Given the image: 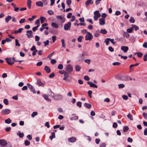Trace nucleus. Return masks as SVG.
<instances>
[{"label": "nucleus", "mask_w": 147, "mask_h": 147, "mask_svg": "<svg viewBox=\"0 0 147 147\" xmlns=\"http://www.w3.org/2000/svg\"><path fill=\"white\" fill-rule=\"evenodd\" d=\"M129 129V127L127 126H125L123 127V131L124 132L127 131Z\"/></svg>", "instance_id": "nucleus-44"}, {"label": "nucleus", "mask_w": 147, "mask_h": 147, "mask_svg": "<svg viewBox=\"0 0 147 147\" xmlns=\"http://www.w3.org/2000/svg\"><path fill=\"white\" fill-rule=\"evenodd\" d=\"M15 45L16 46H20V44L19 43L18 40L17 39L15 40Z\"/></svg>", "instance_id": "nucleus-45"}, {"label": "nucleus", "mask_w": 147, "mask_h": 147, "mask_svg": "<svg viewBox=\"0 0 147 147\" xmlns=\"http://www.w3.org/2000/svg\"><path fill=\"white\" fill-rule=\"evenodd\" d=\"M11 112V110L9 109L2 110L1 112V114L2 115L8 114Z\"/></svg>", "instance_id": "nucleus-6"}, {"label": "nucleus", "mask_w": 147, "mask_h": 147, "mask_svg": "<svg viewBox=\"0 0 147 147\" xmlns=\"http://www.w3.org/2000/svg\"><path fill=\"white\" fill-rule=\"evenodd\" d=\"M42 96L45 100L48 102H50L51 101V100L48 98L49 96L48 95L45 94H44L42 95Z\"/></svg>", "instance_id": "nucleus-24"}, {"label": "nucleus", "mask_w": 147, "mask_h": 147, "mask_svg": "<svg viewBox=\"0 0 147 147\" xmlns=\"http://www.w3.org/2000/svg\"><path fill=\"white\" fill-rule=\"evenodd\" d=\"M93 38V36L92 34L90 32L87 33L85 36V40H91Z\"/></svg>", "instance_id": "nucleus-3"}, {"label": "nucleus", "mask_w": 147, "mask_h": 147, "mask_svg": "<svg viewBox=\"0 0 147 147\" xmlns=\"http://www.w3.org/2000/svg\"><path fill=\"white\" fill-rule=\"evenodd\" d=\"M71 23L70 22H69L67 24H65L64 28L65 30H70L71 27Z\"/></svg>", "instance_id": "nucleus-7"}, {"label": "nucleus", "mask_w": 147, "mask_h": 147, "mask_svg": "<svg viewBox=\"0 0 147 147\" xmlns=\"http://www.w3.org/2000/svg\"><path fill=\"white\" fill-rule=\"evenodd\" d=\"M44 69L47 73H49L51 71L50 69L47 66H45Z\"/></svg>", "instance_id": "nucleus-22"}, {"label": "nucleus", "mask_w": 147, "mask_h": 147, "mask_svg": "<svg viewBox=\"0 0 147 147\" xmlns=\"http://www.w3.org/2000/svg\"><path fill=\"white\" fill-rule=\"evenodd\" d=\"M137 55L138 57L141 58L143 55V54L141 52L138 53H137Z\"/></svg>", "instance_id": "nucleus-56"}, {"label": "nucleus", "mask_w": 147, "mask_h": 147, "mask_svg": "<svg viewBox=\"0 0 147 147\" xmlns=\"http://www.w3.org/2000/svg\"><path fill=\"white\" fill-rule=\"evenodd\" d=\"M3 102L4 103L5 105H7L8 103V100L7 99H3Z\"/></svg>", "instance_id": "nucleus-59"}, {"label": "nucleus", "mask_w": 147, "mask_h": 147, "mask_svg": "<svg viewBox=\"0 0 147 147\" xmlns=\"http://www.w3.org/2000/svg\"><path fill=\"white\" fill-rule=\"evenodd\" d=\"M133 30V28L131 27H130V28L128 29L127 30V32L131 33L132 32Z\"/></svg>", "instance_id": "nucleus-39"}, {"label": "nucleus", "mask_w": 147, "mask_h": 147, "mask_svg": "<svg viewBox=\"0 0 147 147\" xmlns=\"http://www.w3.org/2000/svg\"><path fill=\"white\" fill-rule=\"evenodd\" d=\"M36 18V16H33L31 18H28V20L30 21H32L33 20Z\"/></svg>", "instance_id": "nucleus-42"}, {"label": "nucleus", "mask_w": 147, "mask_h": 147, "mask_svg": "<svg viewBox=\"0 0 147 147\" xmlns=\"http://www.w3.org/2000/svg\"><path fill=\"white\" fill-rule=\"evenodd\" d=\"M99 24L100 25H103L105 24V19L100 18L99 19Z\"/></svg>", "instance_id": "nucleus-18"}, {"label": "nucleus", "mask_w": 147, "mask_h": 147, "mask_svg": "<svg viewBox=\"0 0 147 147\" xmlns=\"http://www.w3.org/2000/svg\"><path fill=\"white\" fill-rule=\"evenodd\" d=\"M118 87L119 88H122L125 87V85L123 84H118Z\"/></svg>", "instance_id": "nucleus-57"}, {"label": "nucleus", "mask_w": 147, "mask_h": 147, "mask_svg": "<svg viewBox=\"0 0 147 147\" xmlns=\"http://www.w3.org/2000/svg\"><path fill=\"white\" fill-rule=\"evenodd\" d=\"M47 13L49 15H52L54 14V12L52 10H48L47 11Z\"/></svg>", "instance_id": "nucleus-49"}, {"label": "nucleus", "mask_w": 147, "mask_h": 147, "mask_svg": "<svg viewBox=\"0 0 147 147\" xmlns=\"http://www.w3.org/2000/svg\"><path fill=\"white\" fill-rule=\"evenodd\" d=\"M121 49L124 53H126L128 50L129 48L127 46H123L121 47Z\"/></svg>", "instance_id": "nucleus-15"}, {"label": "nucleus", "mask_w": 147, "mask_h": 147, "mask_svg": "<svg viewBox=\"0 0 147 147\" xmlns=\"http://www.w3.org/2000/svg\"><path fill=\"white\" fill-rule=\"evenodd\" d=\"M12 18V17L10 16H7L5 18V20L6 23H8Z\"/></svg>", "instance_id": "nucleus-21"}, {"label": "nucleus", "mask_w": 147, "mask_h": 147, "mask_svg": "<svg viewBox=\"0 0 147 147\" xmlns=\"http://www.w3.org/2000/svg\"><path fill=\"white\" fill-rule=\"evenodd\" d=\"M128 118L131 121H132L133 120L132 115L130 113H129L127 115Z\"/></svg>", "instance_id": "nucleus-30"}, {"label": "nucleus", "mask_w": 147, "mask_h": 147, "mask_svg": "<svg viewBox=\"0 0 147 147\" xmlns=\"http://www.w3.org/2000/svg\"><path fill=\"white\" fill-rule=\"evenodd\" d=\"M84 80L86 81H88L90 79L89 77L87 76H85L84 77Z\"/></svg>", "instance_id": "nucleus-61"}, {"label": "nucleus", "mask_w": 147, "mask_h": 147, "mask_svg": "<svg viewBox=\"0 0 147 147\" xmlns=\"http://www.w3.org/2000/svg\"><path fill=\"white\" fill-rule=\"evenodd\" d=\"M27 85L28 86V88L33 93L35 94L36 93V91L34 88L29 83H27Z\"/></svg>", "instance_id": "nucleus-11"}, {"label": "nucleus", "mask_w": 147, "mask_h": 147, "mask_svg": "<svg viewBox=\"0 0 147 147\" xmlns=\"http://www.w3.org/2000/svg\"><path fill=\"white\" fill-rule=\"evenodd\" d=\"M53 98L55 100H62L63 98V96L62 95H57L54 96Z\"/></svg>", "instance_id": "nucleus-8"}, {"label": "nucleus", "mask_w": 147, "mask_h": 147, "mask_svg": "<svg viewBox=\"0 0 147 147\" xmlns=\"http://www.w3.org/2000/svg\"><path fill=\"white\" fill-rule=\"evenodd\" d=\"M75 69L76 71H79L81 69V67L80 65H76L75 66Z\"/></svg>", "instance_id": "nucleus-27"}, {"label": "nucleus", "mask_w": 147, "mask_h": 147, "mask_svg": "<svg viewBox=\"0 0 147 147\" xmlns=\"http://www.w3.org/2000/svg\"><path fill=\"white\" fill-rule=\"evenodd\" d=\"M5 60L7 63L10 65H12L14 63L13 62L11 61L12 59L11 58H6L5 59Z\"/></svg>", "instance_id": "nucleus-12"}, {"label": "nucleus", "mask_w": 147, "mask_h": 147, "mask_svg": "<svg viewBox=\"0 0 147 147\" xmlns=\"http://www.w3.org/2000/svg\"><path fill=\"white\" fill-rule=\"evenodd\" d=\"M32 1L31 0H28L27 5L29 9H30Z\"/></svg>", "instance_id": "nucleus-26"}, {"label": "nucleus", "mask_w": 147, "mask_h": 147, "mask_svg": "<svg viewBox=\"0 0 147 147\" xmlns=\"http://www.w3.org/2000/svg\"><path fill=\"white\" fill-rule=\"evenodd\" d=\"M7 144V142L4 140H0V144L3 146H5Z\"/></svg>", "instance_id": "nucleus-19"}, {"label": "nucleus", "mask_w": 147, "mask_h": 147, "mask_svg": "<svg viewBox=\"0 0 147 147\" xmlns=\"http://www.w3.org/2000/svg\"><path fill=\"white\" fill-rule=\"evenodd\" d=\"M40 19V20L41 23V24H43L46 20V18L44 17H41Z\"/></svg>", "instance_id": "nucleus-33"}, {"label": "nucleus", "mask_w": 147, "mask_h": 147, "mask_svg": "<svg viewBox=\"0 0 147 147\" xmlns=\"http://www.w3.org/2000/svg\"><path fill=\"white\" fill-rule=\"evenodd\" d=\"M69 73L66 72L64 74V78H63V80H65L67 82H69L71 80V78H70L68 79L69 77Z\"/></svg>", "instance_id": "nucleus-5"}, {"label": "nucleus", "mask_w": 147, "mask_h": 147, "mask_svg": "<svg viewBox=\"0 0 147 147\" xmlns=\"http://www.w3.org/2000/svg\"><path fill=\"white\" fill-rule=\"evenodd\" d=\"M36 5L38 7H42L43 4L42 2L41 1H37L36 3Z\"/></svg>", "instance_id": "nucleus-25"}, {"label": "nucleus", "mask_w": 147, "mask_h": 147, "mask_svg": "<svg viewBox=\"0 0 147 147\" xmlns=\"http://www.w3.org/2000/svg\"><path fill=\"white\" fill-rule=\"evenodd\" d=\"M63 65L61 64H60L58 66V68L59 69H62L63 68Z\"/></svg>", "instance_id": "nucleus-52"}, {"label": "nucleus", "mask_w": 147, "mask_h": 147, "mask_svg": "<svg viewBox=\"0 0 147 147\" xmlns=\"http://www.w3.org/2000/svg\"><path fill=\"white\" fill-rule=\"evenodd\" d=\"M68 141L70 142L73 143L75 142L76 140V138L74 137L69 138L68 139Z\"/></svg>", "instance_id": "nucleus-16"}, {"label": "nucleus", "mask_w": 147, "mask_h": 147, "mask_svg": "<svg viewBox=\"0 0 147 147\" xmlns=\"http://www.w3.org/2000/svg\"><path fill=\"white\" fill-rule=\"evenodd\" d=\"M100 33L103 34H106L107 33V30L105 29H101L100 30Z\"/></svg>", "instance_id": "nucleus-37"}, {"label": "nucleus", "mask_w": 147, "mask_h": 147, "mask_svg": "<svg viewBox=\"0 0 147 147\" xmlns=\"http://www.w3.org/2000/svg\"><path fill=\"white\" fill-rule=\"evenodd\" d=\"M30 50L33 51L32 53V55L34 56L36 55V53L38 52V50L36 49V47L35 46H33L30 49Z\"/></svg>", "instance_id": "nucleus-10"}, {"label": "nucleus", "mask_w": 147, "mask_h": 147, "mask_svg": "<svg viewBox=\"0 0 147 147\" xmlns=\"http://www.w3.org/2000/svg\"><path fill=\"white\" fill-rule=\"evenodd\" d=\"M12 122V121L10 118H9L7 119H5V123L8 124H10Z\"/></svg>", "instance_id": "nucleus-31"}, {"label": "nucleus", "mask_w": 147, "mask_h": 147, "mask_svg": "<svg viewBox=\"0 0 147 147\" xmlns=\"http://www.w3.org/2000/svg\"><path fill=\"white\" fill-rule=\"evenodd\" d=\"M57 19H60L62 23L64 22L65 21V18L63 17H62L61 16H56Z\"/></svg>", "instance_id": "nucleus-17"}, {"label": "nucleus", "mask_w": 147, "mask_h": 147, "mask_svg": "<svg viewBox=\"0 0 147 147\" xmlns=\"http://www.w3.org/2000/svg\"><path fill=\"white\" fill-rule=\"evenodd\" d=\"M17 134L20 138H22L24 137V134L23 133H21L20 131H19L17 133Z\"/></svg>", "instance_id": "nucleus-23"}, {"label": "nucleus", "mask_w": 147, "mask_h": 147, "mask_svg": "<svg viewBox=\"0 0 147 147\" xmlns=\"http://www.w3.org/2000/svg\"><path fill=\"white\" fill-rule=\"evenodd\" d=\"M121 64V63L119 62H115L113 63V65H119Z\"/></svg>", "instance_id": "nucleus-58"}, {"label": "nucleus", "mask_w": 147, "mask_h": 147, "mask_svg": "<svg viewBox=\"0 0 147 147\" xmlns=\"http://www.w3.org/2000/svg\"><path fill=\"white\" fill-rule=\"evenodd\" d=\"M139 65V63H136L135 64H132V65H130L129 66V68L130 69H131V68L134 67V66H137L138 65Z\"/></svg>", "instance_id": "nucleus-46"}, {"label": "nucleus", "mask_w": 147, "mask_h": 147, "mask_svg": "<svg viewBox=\"0 0 147 147\" xmlns=\"http://www.w3.org/2000/svg\"><path fill=\"white\" fill-rule=\"evenodd\" d=\"M143 60L144 61H147V54H146L144 55V57H143Z\"/></svg>", "instance_id": "nucleus-63"}, {"label": "nucleus", "mask_w": 147, "mask_h": 147, "mask_svg": "<svg viewBox=\"0 0 147 147\" xmlns=\"http://www.w3.org/2000/svg\"><path fill=\"white\" fill-rule=\"evenodd\" d=\"M25 20H25V18L21 19L20 20L19 23L20 24H22V23H24L25 22Z\"/></svg>", "instance_id": "nucleus-54"}, {"label": "nucleus", "mask_w": 147, "mask_h": 147, "mask_svg": "<svg viewBox=\"0 0 147 147\" xmlns=\"http://www.w3.org/2000/svg\"><path fill=\"white\" fill-rule=\"evenodd\" d=\"M129 21L131 23H134L135 22V20L133 17H131L130 18Z\"/></svg>", "instance_id": "nucleus-50"}, {"label": "nucleus", "mask_w": 147, "mask_h": 147, "mask_svg": "<svg viewBox=\"0 0 147 147\" xmlns=\"http://www.w3.org/2000/svg\"><path fill=\"white\" fill-rule=\"evenodd\" d=\"M83 38V37L82 36H80L78 38L77 40L78 42H82Z\"/></svg>", "instance_id": "nucleus-41"}, {"label": "nucleus", "mask_w": 147, "mask_h": 147, "mask_svg": "<svg viewBox=\"0 0 147 147\" xmlns=\"http://www.w3.org/2000/svg\"><path fill=\"white\" fill-rule=\"evenodd\" d=\"M87 84L89 85L90 87L95 88H98V86L96 85L91 82L89 81L88 82Z\"/></svg>", "instance_id": "nucleus-14"}, {"label": "nucleus", "mask_w": 147, "mask_h": 147, "mask_svg": "<svg viewBox=\"0 0 147 147\" xmlns=\"http://www.w3.org/2000/svg\"><path fill=\"white\" fill-rule=\"evenodd\" d=\"M93 3V0H87L85 3V5L87 6L90 4H92Z\"/></svg>", "instance_id": "nucleus-20"}, {"label": "nucleus", "mask_w": 147, "mask_h": 147, "mask_svg": "<svg viewBox=\"0 0 147 147\" xmlns=\"http://www.w3.org/2000/svg\"><path fill=\"white\" fill-rule=\"evenodd\" d=\"M142 115L144 118L145 119H147V113H143Z\"/></svg>", "instance_id": "nucleus-64"}, {"label": "nucleus", "mask_w": 147, "mask_h": 147, "mask_svg": "<svg viewBox=\"0 0 147 147\" xmlns=\"http://www.w3.org/2000/svg\"><path fill=\"white\" fill-rule=\"evenodd\" d=\"M43 43L45 44V47H46L47 46L49 45V41L48 40H47L46 41L44 42Z\"/></svg>", "instance_id": "nucleus-51"}, {"label": "nucleus", "mask_w": 147, "mask_h": 147, "mask_svg": "<svg viewBox=\"0 0 147 147\" xmlns=\"http://www.w3.org/2000/svg\"><path fill=\"white\" fill-rule=\"evenodd\" d=\"M66 70L69 73L72 72L73 71V68L72 65L70 64L67 65L66 66Z\"/></svg>", "instance_id": "nucleus-2"}, {"label": "nucleus", "mask_w": 147, "mask_h": 147, "mask_svg": "<svg viewBox=\"0 0 147 147\" xmlns=\"http://www.w3.org/2000/svg\"><path fill=\"white\" fill-rule=\"evenodd\" d=\"M132 27L133 28V30L134 29L136 31L139 29L138 27L135 25H132Z\"/></svg>", "instance_id": "nucleus-40"}, {"label": "nucleus", "mask_w": 147, "mask_h": 147, "mask_svg": "<svg viewBox=\"0 0 147 147\" xmlns=\"http://www.w3.org/2000/svg\"><path fill=\"white\" fill-rule=\"evenodd\" d=\"M84 61L87 63L88 64H89L91 62V61L89 59H86L84 60Z\"/></svg>", "instance_id": "nucleus-62"}, {"label": "nucleus", "mask_w": 147, "mask_h": 147, "mask_svg": "<svg viewBox=\"0 0 147 147\" xmlns=\"http://www.w3.org/2000/svg\"><path fill=\"white\" fill-rule=\"evenodd\" d=\"M30 143V142L27 140H26L24 142L25 145L26 146L29 145Z\"/></svg>", "instance_id": "nucleus-53"}, {"label": "nucleus", "mask_w": 147, "mask_h": 147, "mask_svg": "<svg viewBox=\"0 0 147 147\" xmlns=\"http://www.w3.org/2000/svg\"><path fill=\"white\" fill-rule=\"evenodd\" d=\"M35 24L37 25L36 26H38V27H39L40 24L39 20L38 19L35 22Z\"/></svg>", "instance_id": "nucleus-48"}, {"label": "nucleus", "mask_w": 147, "mask_h": 147, "mask_svg": "<svg viewBox=\"0 0 147 147\" xmlns=\"http://www.w3.org/2000/svg\"><path fill=\"white\" fill-rule=\"evenodd\" d=\"M26 33V35L28 38H30L33 37V32L32 30H27Z\"/></svg>", "instance_id": "nucleus-9"}, {"label": "nucleus", "mask_w": 147, "mask_h": 147, "mask_svg": "<svg viewBox=\"0 0 147 147\" xmlns=\"http://www.w3.org/2000/svg\"><path fill=\"white\" fill-rule=\"evenodd\" d=\"M78 119V117L77 116H75L74 117L71 118L70 120H77Z\"/></svg>", "instance_id": "nucleus-36"}, {"label": "nucleus", "mask_w": 147, "mask_h": 147, "mask_svg": "<svg viewBox=\"0 0 147 147\" xmlns=\"http://www.w3.org/2000/svg\"><path fill=\"white\" fill-rule=\"evenodd\" d=\"M123 35L124 37L126 38H128L129 36V34L127 32H124L123 33Z\"/></svg>", "instance_id": "nucleus-32"}, {"label": "nucleus", "mask_w": 147, "mask_h": 147, "mask_svg": "<svg viewBox=\"0 0 147 147\" xmlns=\"http://www.w3.org/2000/svg\"><path fill=\"white\" fill-rule=\"evenodd\" d=\"M71 0H67L66 1V3L67 5L69 6L71 4Z\"/></svg>", "instance_id": "nucleus-60"}, {"label": "nucleus", "mask_w": 147, "mask_h": 147, "mask_svg": "<svg viewBox=\"0 0 147 147\" xmlns=\"http://www.w3.org/2000/svg\"><path fill=\"white\" fill-rule=\"evenodd\" d=\"M51 26L55 28H57L58 27V24L55 22H52Z\"/></svg>", "instance_id": "nucleus-28"}, {"label": "nucleus", "mask_w": 147, "mask_h": 147, "mask_svg": "<svg viewBox=\"0 0 147 147\" xmlns=\"http://www.w3.org/2000/svg\"><path fill=\"white\" fill-rule=\"evenodd\" d=\"M37 83L38 84L39 86H41L43 84V83L41 82L40 80H37Z\"/></svg>", "instance_id": "nucleus-55"}, {"label": "nucleus", "mask_w": 147, "mask_h": 147, "mask_svg": "<svg viewBox=\"0 0 147 147\" xmlns=\"http://www.w3.org/2000/svg\"><path fill=\"white\" fill-rule=\"evenodd\" d=\"M94 18L95 21H96L98 18L100 16V14L99 13V11H96L94 12Z\"/></svg>", "instance_id": "nucleus-4"}, {"label": "nucleus", "mask_w": 147, "mask_h": 147, "mask_svg": "<svg viewBox=\"0 0 147 147\" xmlns=\"http://www.w3.org/2000/svg\"><path fill=\"white\" fill-rule=\"evenodd\" d=\"M61 42L62 44V47H63L65 48V44L64 40L63 39H61Z\"/></svg>", "instance_id": "nucleus-43"}, {"label": "nucleus", "mask_w": 147, "mask_h": 147, "mask_svg": "<svg viewBox=\"0 0 147 147\" xmlns=\"http://www.w3.org/2000/svg\"><path fill=\"white\" fill-rule=\"evenodd\" d=\"M23 29L22 28H20L18 29V30H16L12 32L11 33L12 34H17L18 33H21L22 32Z\"/></svg>", "instance_id": "nucleus-13"}, {"label": "nucleus", "mask_w": 147, "mask_h": 147, "mask_svg": "<svg viewBox=\"0 0 147 147\" xmlns=\"http://www.w3.org/2000/svg\"><path fill=\"white\" fill-rule=\"evenodd\" d=\"M37 115V112H33L32 114H31V116L32 117H34L35 116Z\"/></svg>", "instance_id": "nucleus-47"}, {"label": "nucleus", "mask_w": 147, "mask_h": 147, "mask_svg": "<svg viewBox=\"0 0 147 147\" xmlns=\"http://www.w3.org/2000/svg\"><path fill=\"white\" fill-rule=\"evenodd\" d=\"M100 32L99 30H98L96 31L94 34L95 37H97L100 35Z\"/></svg>", "instance_id": "nucleus-29"}, {"label": "nucleus", "mask_w": 147, "mask_h": 147, "mask_svg": "<svg viewBox=\"0 0 147 147\" xmlns=\"http://www.w3.org/2000/svg\"><path fill=\"white\" fill-rule=\"evenodd\" d=\"M85 106L88 109H90L91 107V105L90 104L85 103L84 104Z\"/></svg>", "instance_id": "nucleus-34"}, {"label": "nucleus", "mask_w": 147, "mask_h": 147, "mask_svg": "<svg viewBox=\"0 0 147 147\" xmlns=\"http://www.w3.org/2000/svg\"><path fill=\"white\" fill-rule=\"evenodd\" d=\"M55 134L54 132H53L52 133L51 135L49 137L50 139L51 140H52L53 138H55Z\"/></svg>", "instance_id": "nucleus-35"}, {"label": "nucleus", "mask_w": 147, "mask_h": 147, "mask_svg": "<svg viewBox=\"0 0 147 147\" xmlns=\"http://www.w3.org/2000/svg\"><path fill=\"white\" fill-rule=\"evenodd\" d=\"M109 38H107L105 40L104 42L106 43L107 45H108L109 43Z\"/></svg>", "instance_id": "nucleus-38"}, {"label": "nucleus", "mask_w": 147, "mask_h": 147, "mask_svg": "<svg viewBox=\"0 0 147 147\" xmlns=\"http://www.w3.org/2000/svg\"><path fill=\"white\" fill-rule=\"evenodd\" d=\"M119 79L120 80L123 81H127L129 80H132V79L127 75H123L121 76V77H120Z\"/></svg>", "instance_id": "nucleus-1"}]
</instances>
